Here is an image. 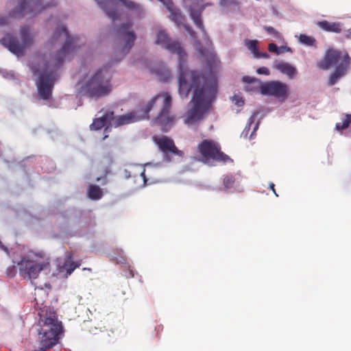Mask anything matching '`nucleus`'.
<instances>
[{
	"label": "nucleus",
	"mask_w": 351,
	"mask_h": 351,
	"mask_svg": "<svg viewBox=\"0 0 351 351\" xmlns=\"http://www.w3.org/2000/svg\"><path fill=\"white\" fill-rule=\"evenodd\" d=\"M7 18L4 16L0 15V26H3L7 24Z\"/></svg>",
	"instance_id": "nucleus-39"
},
{
	"label": "nucleus",
	"mask_w": 351,
	"mask_h": 351,
	"mask_svg": "<svg viewBox=\"0 0 351 351\" xmlns=\"http://www.w3.org/2000/svg\"><path fill=\"white\" fill-rule=\"evenodd\" d=\"M197 149L205 161L213 160L226 162L230 159L228 156L221 152L220 146L213 141L204 140L198 145Z\"/></svg>",
	"instance_id": "nucleus-12"
},
{
	"label": "nucleus",
	"mask_w": 351,
	"mask_h": 351,
	"mask_svg": "<svg viewBox=\"0 0 351 351\" xmlns=\"http://www.w3.org/2000/svg\"><path fill=\"white\" fill-rule=\"evenodd\" d=\"M157 97H153L145 108H138L123 115L114 117V124L116 127L127 125L149 118V113L156 104Z\"/></svg>",
	"instance_id": "nucleus-10"
},
{
	"label": "nucleus",
	"mask_w": 351,
	"mask_h": 351,
	"mask_svg": "<svg viewBox=\"0 0 351 351\" xmlns=\"http://www.w3.org/2000/svg\"><path fill=\"white\" fill-rule=\"evenodd\" d=\"M220 5L223 7H229L231 5H238L239 3L237 0H220Z\"/></svg>",
	"instance_id": "nucleus-30"
},
{
	"label": "nucleus",
	"mask_w": 351,
	"mask_h": 351,
	"mask_svg": "<svg viewBox=\"0 0 351 351\" xmlns=\"http://www.w3.org/2000/svg\"><path fill=\"white\" fill-rule=\"evenodd\" d=\"M96 339L101 342L107 343L110 342V335L107 332L99 331L98 334H96Z\"/></svg>",
	"instance_id": "nucleus-29"
},
{
	"label": "nucleus",
	"mask_w": 351,
	"mask_h": 351,
	"mask_svg": "<svg viewBox=\"0 0 351 351\" xmlns=\"http://www.w3.org/2000/svg\"><path fill=\"white\" fill-rule=\"evenodd\" d=\"M279 49H280V51H283V53L291 51L290 47H285V46H282V47H279Z\"/></svg>",
	"instance_id": "nucleus-40"
},
{
	"label": "nucleus",
	"mask_w": 351,
	"mask_h": 351,
	"mask_svg": "<svg viewBox=\"0 0 351 351\" xmlns=\"http://www.w3.org/2000/svg\"><path fill=\"white\" fill-rule=\"evenodd\" d=\"M317 25L322 29L334 33H340L341 32V24L339 22L330 23L327 21H322L317 23Z\"/></svg>",
	"instance_id": "nucleus-21"
},
{
	"label": "nucleus",
	"mask_w": 351,
	"mask_h": 351,
	"mask_svg": "<svg viewBox=\"0 0 351 351\" xmlns=\"http://www.w3.org/2000/svg\"><path fill=\"white\" fill-rule=\"evenodd\" d=\"M129 10L133 11L136 13L141 14L143 11L142 7L140 4L131 1V0H118Z\"/></svg>",
	"instance_id": "nucleus-23"
},
{
	"label": "nucleus",
	"mask_w": 351,
	"mask_h": 351,
	"mask_svg": "<svg viewBox=\"0 0 351 351\" xmlns=\"http://www.w3.org/2000/svg\"><path fill=\"white\" fill-rule=\"evenodd\" d=\"M111 75L105 66L98 69L82 86V91L89 97H101L112 90Z\"/></svg>",
	"instance_id": "nucleus-5"
},
{
	"label": "nucleus",
	"mask_w": 351,
	"mask_h": 351,
	"mask_svg": "<svg viewBox=\"0 0 351 351\" xmlns=\"http://www.w3.org/2000/svg\"><path fill=\"white\" fill-rule=\"evenodd\" d=\"M72 256L71 254H69L63 262L60 260H58V270L59 273L65 271V277H68L76 268L81 265L80 261L76 263L73 262L72 261Z\"/></svg>",
	"instance_id": "nucleus-17"
},
{
	"label": "nucleus",
	"mask_w": 351,
	"mask_h": 351,
	"mask_svg": "<svg viewBox=\"0 0 351 351\" xmlns=\"http://www.w3.org/2000/svg\"><path fill=\"white\" fill-rule=\"evenodd\" d=\"M61 36L66 38L65 43L56 56L45 64V69L40 73L36 83L39 96L45 100L49 99L51 96L54 82L53 71L57 69L66 56L73 53L76 48L77 37L70 36L66 28L63 26L56 29L51 38V43H56Z\"/></svg>",
	"instance_id": "nucleus-2"
},
{
	"label": "nucleus",
	"mask_w": 351,
	"mask_h": 351,
	"mask_svg": "<svg viewBox=\"0 0 351 351\" xmlns=\"http://www.w3.org/2000/svg\"><path fill=\"white\" fill-rule=\"evenodd\" d=\"M104 195L102 189L96 184H90L87 189V197L91 200H99Z\"/></svg>",
	"instance_id": "nucleus-22"
},
{
	"label": "nucleus",
	"mask_w": 351,
	"mask_h": 351,
	"mask_svg": "<svg viewBox=\"0 0 351 351\" xmlns=\"http://www.w3.org/2000/svg\"><path fill=\"white\" fill-rule=\"evenodd\" d=\"M165 49L176 53L180 58V73L178 77V92L181 97H188L193 89V93L190 104L192 106L185 115L184 123L195 124L202 121L211 109L218 92V82L213 70L218 66L219 60L213 51H204L199 49V53L206 59L209 72L191 70L188 73L183 68L182 61L186 53L178 41L170 40Z\"/></svg>",
	"instance_id": "nucleus-1"
},
{
	"label": "nucleus",
	"mask_w": 351,
	"mask_h": 351,
	"mask_svg": "<svg viewBox=\"0 0 351 351\" xmlns=\"http://www.w3.org/2000/svg\"><path fill=\"white\" fill-rule=\"evenodd\" d=\"M32 69L34 73H36L38 72V69H36L34 66H32Z\"/></svg>",
	"instance_id": "nucleus-49"
},
{
	"label": "nucleus",
	"mask_w": 351,
	"mask_h": 351,
	"mask_svg": "<svg viewBox=\"0 0 351 351\" xmlns=\"http://www.w3.org/2000/svg\"><path fill=\"white\" fill-rule=\"evenodd\" d=\"M0 248L5 251H7V248L3 245V243L1 241H0Z\"/></svg>",
	"instance_id": "nucleus-46"
},
{
	"label": "nucleus",
	"mask_w": 351,
	"mask_h": 351,
	"mask_svg": "<svg viewBox=\"0 0 351 351\" xmlns=\"http://www.w3.org/2000/svg\"><path fill=\"white\" fill-rule=\"evenodd\" d=\"M114 119V112L108 110L104 114L98 118H95L93 123L90 125V130L97 131L103 128L106 125L110 123Z\"/></svg>",
	"instance_id": "nucleus-18"
},
{
	"label": "nucleus",
	"mask_w": 351,
	"mask_h": 351,
	"mask_svg": "<svg viewBox=\"0 0 351 351\" xmlns=\"http://www.w3.org/2000/svg\"><path fill=\"white\" fill-rule=\"evenodd\" d=\"M255 58H269V55L267 53H261L259 51H258V53L256 54V56H254Z\"/></svg>",
	"instance_id": "nucleus-38"
},
{
	"label": "nucleus",
	"mask_w": 351,
	"mask_h": 351,
	"mask_svg": "<svg viewBox=\"0 0 351 351\" xmlns=\"http://www.w3.org/2000/svg\"><path fill=\"white\" fill-rule=\"evenodd\" d=\"M141 176L142 177L143 181H144V184H146L147 182V179L146 178V176H145V171L143 170L141 173Z\"/></svg>",
	"instance_id": "nucleus-42"
},
{
	"label": "nucleus",
	"mask_w": 351,
	"mask_h": 351,
	"mask_svg": "<svg viewBox=\"0 0 351 351\" xmlns=\"http://www.w3.org/2000/svg\"><path fill=\"white\" fill-rule=\"evenodd\" d=\"M274 67L282 73L286 74L289 78H293L297 73L295 68L287 62H276Z\"/></svg>",
	"instance_id": "nucleus-20"
},
{
	"label": "nucleus",
	"mask_w": 351,
	"mask_h": 351,
	"mask_svg": "<svg viewBox=\"0 0 351 351\" xmlns=\"http://www.w3.org/2000/svg\"><path fill=\"white\" fill-rule=\"evenodd\" d=\"M268 49L270 52L275 53L276 54L283 53V51H280L279 47L274 43H270L268 46Z\"/></svg>",
	"instance_id": "nucleus-31"
},
{
	"label": "nucleus",
	"mask_w": 351,
	"mask_h": 351,
	"mask_svg": "<svg viewBox=\"0 0 351 351\" xmlns=\"http://www.w3.org/2000/svg\"><path fill=\"white\" fill-rule=\"evenodd\" d=\"M247 128H248V130L250 129V128L247 126V127H245V130H247Z\"/></svg>",
	"instance_id": "nucleus-52"
},
{
	"label": "nucleus",
	"mask_w": 351,
	"mask_h": 351,
	"mask_svg": "<svg viewBox=\"0 0 351 351\" xmlns=\"http://www.w3.org/2000/svg\"><path fill=\"white\" fill-rule=\"evenodd\" d=\"M346 37L348 38H351V29H348L346 31Z\"/></svg>",
	"instance_id": "nucleus-45"
},
{
	"label": "nucleus",
	"mask_w": 351,
	"mask_h": 351,
	"mask_svg": "<svg viewBox=\"0 0 351 351\" xmlns=\"http://www.w3.org/2000/svg\"><path fill=\"white\" fill-rule=\"evenodd\" d=\"M243 82L247 83V90L256 91L260 90L263 95H271L276 98L285 101L289 95V86L287 84L280 81H270L263 83L261 80L249 76H243Z\"/></svg>",
	"instance_id": "nucleus-6"
},
{
	"label": "nucleus",
	"mask_w": 351,
	"mask_h": 351,
	"mask_svg": "<svg viewBox=\"0 0 351 351\" xmlns=\"http://www.w3.org/2000/svg\"><path fill=\"white\" fill-rule=\"evenodd\" d=\"M254 119H255V114H254L253 115H252L250 119H249V121H248V127L250 128V125L252 123H254Z\"/></svg>",
	"instance_id": "nucleus-41"
},
{
	"label": "nucleus",
	"mask_w": 351,
	"mask_h": 351,
	"mask_svg": "<svg viewBox=\"0 0 351 351\" xmlns=\"http://www.w3.org/2000/svg\"><path fill=\"white\" fill-rule=\"evenodd\" d=\"M299 41L306 46H315L316 44V40L313 37L306 34H300Z\"/></svg>",
	"instance_id": "nucleus-25"
},
{
	"label": "nucleus",
	"mask_w": 351,
	"mask_h": 351,
	"mask_svg": "<svg viewBox=\"0 0 351 351\" xmlns=\"http://www.w3.org/2000/svg\"><path fill=\"white\" fill-rule=\"evenodd\" d=\"M233 101L234 102L235 105H237L239 107H241L244 104L243 99L241 97L237 96L234 97Z\"/></svg>",
	"instance_id": "nucleus-34"
},
{
	"label": "nucleus",
	"mask_w": 351,
	"mask_h": 351,
	"mask_svg": "<svg viewBox=\"0 0 351 351\" xmlns=\"http://www.w3.org/2000/svg\"><path fill=\"white\" fill-rule=\"evenodd\" d=\"M20 36L21 42H19L16 36L8 34L0 40V43L12 53L18 56H23L26 48L33 45L34 38L31 34L30 27L27 25L21 27Z\"/></svg>",
	"instance_id": "nucleus-8"
},
{
	"label": "nucleus",
	"mask_w": 351,
	"mask_h": 351,
	"mask_svg": "<svg viewBox=\"0 0 351 351\" xmlns=\"http://www.w3.org/2000/svg\"><path fill=\"white\" fill-rule=\"evenodd\" d=\"M211 3H204L203 0H193L192 4L189 7V14L199 29H200L204 34H205V29L204 27L203 22L202 20V13L207 6H210Z\"/></svg>",
	"instance_id": "nucleus-15"
},
{
	"label": "nucleus",
	"mask_w": 351,
	"mask_h": 351,
	"mask_svg": "<svg viewBox=\"0 0 351 351\" xmlns=\"http://www.w3.org/2000/svg\"><path fill=\"white\" fill-rule=\"evenodd\" d=\"M154 97H157L156 103L160 99L163 98L162 108L154 121L160 127L162 132H166L174 125L176 121L175 116L170 113L171 97L167 93H160Z\"/></svg>",
	"instance_id": "nucleus-9"
},
{
	"label": "nucleus",
	"mask_w": 351,
	"mask_h": 351,
	"mask_svg": "<svg viewBox=\"0 0 351 351\" xmlns=\"http://www.w3.org/2000/svg\"><path fill=\"white\" fill-rule=\"evenodd\" d=\"M257 41L255 40H246L245 45L247 49L253 53L254 56L258 53V49L257 47Z\"/></svg>",
	"instance_id": "nucleus-26"
},
{
	"label": "nucleus",
	"mask_w": 351,
	"mask_h": 351,
	"mask_svg": "<svg viewBox=\"0 0 351 351\" xmlns=\"http://www.w3.org/2000/svg\"><path fill=\"white\" fill-rule=\"evenodd\" d=\"M101 180V178H96V181H97V182H99Z\"/></svg>",
	"instance_id": "nucleus-51"
},
{
	"label": "nucleus",
	"mask_w": 351,
	"mask_h": 351,
	"mask_svg": "<svg viewBox=\"0 0 351 351\" xmlns=\"http://www.w3.org/2000/svg\"><path fill=\"white\" fill-rule=\"evenodd\" d=\"M104 128V134H104V136L103 138V140H105L106 138H107L108 137V134H107V133H108L111 130L110 123L106 125Z\"/></svg>",
	"instance_id": "nucleus-36"
},
{
	"label": "nucleus",
	"mask_w": 351,
	"mask_h": 351,
	"mask_svg": "<svg viewBox=\"0 0 351 351\" xmlns=\"http://www.w3.org/2000/svg\"><path fill=\"white\" fill-rule=\"evenodd\" d=\"M99 6L104 10L106 15L112 21L118 19L117 5L112 0H95Z\"/></svg>",
	"instance_id": "nucleus-19"
},
{
	"label": "nucleus",
	"mask_w": 351,
	"mask_h": 351,
	"mask_svg": "<svg viewBox=\"0 0 351 351\" xmlns=\"http://www.w3.org/2000/svg\"><path fill=\"white\" fill-rule=\"evenodd\" d=\"M8 276L10 277H13L15 275V268L14 266H12L11 268L8 269L7 270Z\"/></svg>",
	"instance_id": "nucleus-37"
},
{
	"label": "nucleus",
	"mask_w": 351,
	"mask_h": 351,
	"mask_svg": "<svg viewBox=\"0 0 351 351\" xmlns=\"http://www.w3.org/2000/svg\"><path fill=\"white\" fill-rule=\"evenodd\" d=\"M134 274L132 269H130V276L128 277H134Z\"/></svg>",
	"instance_id": "nucleus-47"
},
{
	"label": "nucleus",
	"mask_w": 351,
	"mask_h": 351,
	"mask_svg": "<svg viewBox=\"0 0 351 351\" xmlns=\"http://www.w3.org/2000/svg\"><path fill=\"white\" fill-rule=\"evenodd\" d=\"M350 64L351 58L347 53H343L340 51L330 49L326 51L324 58L317 63V66L322 70H328L336 65L328 80V85L332 86L346 75Z\"/></svg>",
	"instance_id": "nucleus-4"
},
{
	"label": "nucleus",
	"mask_w": 351,
	"mask_h": 351,
	"mask_svg": "<svg viewBox=\"0 0 351 351\" xmlns=\"http://www.w3.org/2000/svg\"><path fill=\"white\" fill-rule=\"evenodd\" d=\"M132 27L131 22H128L119 27L117 31L119 38L124 42V46L122 48L123 54L128 53L132 47L136 35L130 29Z\"/></svg>",
	"instance_id": "nucleus-14"
},
{
	"label": "nucleus",
	"mask_w": 351,
	"mask_h": 351,
	"mask_svg": "<svg viewBox=\"0 0 351 351\" xmlns=\"http://www.w3.org/2000/svg\"><path fill=\"white\" fill-rule=\"evenodd\" d=\"M256 73L259 75H269V69L265 67H260L256 70Z\"/></svg>",
	"instance_id": "nucleus-33"
},
{
	"label": "nucleus",
	"mask_w": 351,
	"mask_h": 351,
	"mask_svg": "<svg viewBox=\"0 0 351 351\" xmlns=\"http://www.w3.org/2000/svg\"><path fill=\"white\" fill-rule=\"evenodd\" d=\"M154 143L158 145L159 150L163 154L164 158L166 161H171V155L178 156L179 157L184 156V152L178 149L173 140L167 136H162L161 137L154 136L153 138Z\"/></svg>",
	"instance_id": "nucleus-13"
},
{
	"label": "nucleus",
	"mask_w": 351,
	"mask_h": 351,
	"mask_svg": "<svg viewBox=\"0 0 351 351\" xmlns=\"http://www.w3.org/2000/svg\"><path fill=\"white\" fill-rule=\"evenodd\" d=\"M39 339L43 348H51L56 345L62 332V324L58 322L56 313L51 309H42L39 313Z\"/></svg>",
	"instance_id": "nucleus-3"
},
{
	"label": "nucleus",
	"mask_w": 351,
	"mask_h": 351,
	"mask_svg": "<svg viewBox=\"0 0 351 351\" xmlns=\"http://www.w3.org/2000/svg\"><path fill=\"white\" fill-rule=\"evenodd\" d=\"M269 187L270 189L273 191L274 193L276 195V196H278V194L276 193V190H275V184L273 183V182H271L269 184Z\"/></svg>",
	"instance_id": "nucleus-43"
},
{
	"label": "nucleus",
	"mask_w": 351,
	"mask_h": 351,
	"mask_svg": "<svg viewBox=\"0 0 351 351\" xmlns=\"http://www.w3.org/2000/svg\"><path fill=\"white\" fill-rule=\"evenodd\" d=\"M258 123H256L254 128V132L258 128Z\"/></svg>",
	"instance_id": "nucleus-50"
},
{
	"label": "nucleus",
	"mask_w": 351,
	"mask_h": 351,
	"mask_svg": "<svg viewBox=\"0 0 351 351\" xmlns=\"http://www.w3.org/2000/svg\"><path fill=\"white\" fill-rule=\"evenodd\" d=\"M184 27L192 38L196 37V33L191 27L188 25H184Z\"/></svg>",
	"instance_id": "nucleus-35"
},
{
	"label": "nucleus",
	"mask_w": 351,
	"mask_h": 351,
	"mask_svg": "<svg viewBox=\"0 0 351 351\" xmlns=\"http://www.w3.org/2000/svg\"><path fill=\"white\" fill-rule=\"evenodd\" d=\"M148 69L151 73L155 74L162 82H168L171 77V71L163 62H154L149 66Z\"/></svg>",
	"instance_id": "nucleus-16"
},
{
	"label": "nucleus",
	"mask_w": 351,
	"mask_h": 351,
	"mask_svg": "<svg viewBox=\"0 0 351 351\" xmlns=\"http://www.w3.org/2000/svg\"><path fill=\"white\" fill-rule=\"evenodd\" d=\"M19 275L25 280L36 279L41 271L49 269L50 263L49 258L38 254L23 256L17 263Z\"/></svg>",
	"instance_id": "nucleus-7"
},
{
	"label": "nucleus",
	"mask_w": 351,
	"mask_h": 351,
	"mask_svg": "<svg viewBox=\"0 0 351 351\" xmlns=\"http://www.w3.org/2000/svg\"><path fill=\"white\" fill-rule=\"evenodd\" d=\"M264 29L267 32L273 36L276 40H280L282 39V34L276 29L270 26H265Z\"/></svg>",
	"instance_id": "nucleus-27"
},
{
	"label": "nucleus",
	"mask_w": 351,
	"mask_h": 351,
	"mask_svg": "<svg viewBox=\"0 0 351 351\" xmlns=\"http://www.w3.org/2000/svg\"><path fill=\"white\" fill-rule=\"evenodd\" d=\"M348 126L349 125L345 119L341 123H337L336 124V129L338 130H343L346 129Z\"/></svg>",
	"instance_id": "nucleus-32"
},
{
	"label": "nucleus",
	"mask_w": 351,
	"mask_h": 351,
	"mask_svg": "<svg viewBox=\"0 0 351 351\" xmlns=\"http://www.w3.org/2000/svg\"><path fill=\"white\" fill-rule=\"evenodd\" d=\"M171 40L169 36L166 33L165 31H160L157 34L156 43L161 45L164 48L165 45L169 43Z\"/></svg>",
	"instance_id": "nucleus-24"
},
{
	"label": "nucleus",
	"mask_w": 351,
	"mask_h": 351,
	"mask_svg": "<svg viewBox=\"0 0 351 351\" xmlns=\"http://www.w3.org/2000/svg\"><path fill=\"white\" fill-rule=\"evenodd\" d=\"M56 3H50L42 5L40 0H21L19 6L9 12L11 17H22L28 14H37L43 10L56 6Z\"/></svg>",
	"instance_id": "nucleus-11"
},
{
	"label": "nucleus",
	"mask_w": 351,
	"mask_h": 351,
	"mask_svg": "<svg viewBox=\"0 0 351 351\" xmlns=\"http://www.w3.org/2000/svg\"><path fill=\"white\" fill-rule=\"evenodd\" d=\"M235 181L236 180L233 176L227 175L224 177L223 183L225 188L231 189L234 187Z\"/></svg>",
	"instance_id": "nucleus-28"
},
{
	"label": "nucleus",
	"mask_w": 351,
	"mask_h": 351,
	"mask_svg": "<svg viewBox=\"0 0 351 351\" xmlns=\"http://www.w3.org/2000/svg\"><path fill=\"white\" fill-rule=\"evenodd\" d=\"M345 119L348 122V125L351 124V114H347Z\"/></svg>",
	"instance_id": "nucleus-44"
},
{
	"label": "nucleus",
	"mask_w": 351,
	"mask_h": 351,
	"mask_svg": "<svg viewBox=\"0 0 351 351\" xmlns=\"http://www.w3.org/2000/svg\"><path fill=\"white\" fill-rule=\"evenodd\" d=\"M107 182H108V180H107V178H104L103 179L102 184H107Z\"/></svg>",
	"instance_id": "nucleus-48"
},
{
	"label": "nucleus",
	"mask_w": 351,
	"mask_h": 351,
	"mask_svg": "<svg viewBox=\"0 0 351 351\" xmlns=\"http://www.w3.org/2000/svg\"><path fill=\"white\" fill-rule=\"evenodd\" d=\"M247 128H248V130L250 129V128L247 126V127H245V130H247Z\"/></svg>",
	"instance_id": "nucleus-53"
}]
</instances>
